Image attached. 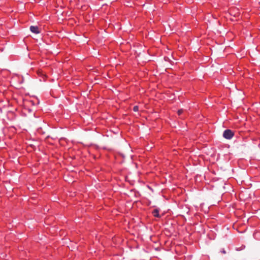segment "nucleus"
I'll return each instance as SVG.
<instances>
[{"mask_svg":"<svg viewBox=\"0 0 260 260\" xmlns=\"http://www.w3.org/2000/svg\"><path fill=\"white\" fill-rule=\"evenodd\" d=\"M183 112V109H180L177 111V113L179 115H180Z\"/></svg>","mask_w":260,"mask_h":260,"instance_id":"obj_5","label":"nucleus"},{"mask_svg":"<svg viewBox=\"0 0 260 260\" xmlns=\"http://www.w3.org/2000/svg\"><path fill=\"white\" fill-rule=\"evenodd\" d=\"M152 214H153V216L155 217H160V216L159 214V210L157 209H154L152 212Z\"/></svg>","mask_w":260,"mask_h":260,"instance_id":"obj_3","label":"nucleus"},{"mask_svg":"<svg viewBox=\"0 0 260 260\" xmlns=\"http://www.w3.org/2000/svg\"><path fill=\"white\" fill-rule=\"evenodd\" d=\"M234 132L231 129H226L223 133V137L226 139H231L234 136Z\"/></svg>","mask_w":260,"mask_h":260,"instance_id":"obj_1","label":"nucleus"},{"mask_svg":"<svg viewBox=\"0 0 260 260\" xmlns=\"http://www.w3.org/2000/svg\"><path fill=\"white\" fill-rule=\"evenodd\" d=\"M30 30L32 32L36 34L40 33L39 27L37 26H31L30 27Z\"/></svg>","mask_w":260,"mask_h":260,"instance_id":"obj_2","label":"nucleus"},{"mask_svg":"<svg viewBox=\"0 0 260 260\" xmlns=\"http://www.w3.org/2000/svg\"><path fill=\"white\" fill-rule=\"evenodd\" d=\"M133 110L135 111V112H137L139 110V107L138 106H135L133 108Z\"/></svg>","mask_w":260,"mask_h":260,"instance_id":"obj_4","label":"nucleus"}]
</instances>
